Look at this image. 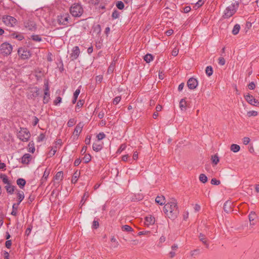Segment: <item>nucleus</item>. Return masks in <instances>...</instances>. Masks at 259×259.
Wrapping results in <instances>:
<instances>
[{
  "instance_id": "f257e3e1",
  "label": "nucleus",
  "mask_w": 259,
  "mask_h": 259,
  "mask_svg": "<svg viewBox=\"0 0 259 259\" xmlns=\"http://www.w3.org/2000/svg\"><path fill=\"white\" fill-rule=\"evenodd\" d=\"M163 211L169 218L175 219L179 214L177 203L176 200H174L165 204L163 207Z\"/></svg>"
},
{
  "instance_id": "f03ea898",
  "label": "nucleus",
  "mask_w": 259,
  "mask_h": 259,
  "mask_svg": "<svg viewBox=\"0 0 259 259\" xmlns=\"http://www.w3.org/2000/svg\"><path fill=\"white\" fill-rule=\"evenodd\" d=\"M17 137L23 142H27L30 137V133L27 128L20 127L17 134Z\"/></svg>"
},
{
  "instance_id": "7ed1b4c3",
  "label": "nucleus",
  "mask_w": 259,
  "mask_h": 259,
  "mask_svg": "<svg viewBox=\"0 0 259 259\" xmlns=\"http://www.w3.org/2000/svg\"><path fill=\"white\" fill-rule=\"evenodd\" d=\"M83 12V8L80 5L78 4H74L70 8V13L72 16L75 17L81 16Z\"/></svg>"
},
{
  "instance_id": "20e7f679",
  "label": "nucleus",
  "mask_w": 259,
  "mask_h": 259,
  "mask_svg": "<svg viewBox=\"0 0 259 259\" xmlns=\"http://www.w3.org/2000/svg\"><path fill=\"white\" fill-rule=\"evenodd\" d=\"M12 46L11 44L4 42L2 44L0 47V53L4 56L9 55L12 51Z\"/></svg>"
},
{
  "instance_id": "39448f33",
  "label": "nucleus",
  "mask_w": 259,
  "mask_h": 259,
  "mask_svg": "<svg viewBox=\"0 0 259 259\" xmlns=\"http://www.w3.org/2000/svg\"><path fill=\"white\" fill-rule=\"evenodd\" d=\"M2 20L5 25L10 27L14 26L17 22V20L14 17L7 15L4 16Z\"/></svg>"
},
{
  "instance_id": "423d86ee",
  "label": "nucleus",
  "mask_w": 259,
  "mask_h": 259,
  "mask_svg": "<svg viewBox=\"0 0 259 259\" xmlns=\"http://www.w3.org/2000/svg\"><path fill=\"white\" fill-rule=\"evenodd\" d=\"M236 12V8L235 4H232L228 6L224 11V18H228L232 16Z\"/></svg>"
},
{
  "instance_id": "0eeeda50",
  "label": "nucleus",
  "mask_w": 259,
  "mask_h": 259,
  "mask_svg": "<svg viewBox=\"0 0 259 259\" xmlns=\"http://www.w3.org/2000/svg\"><path fill=\"white\" fill-rule=\"evenodd\" d=\"M18 53L19 57L23 60L28 59L30 56L31 53L27 49L24 48H20L18 49Z\"/></svg>"
},
{
  "instance_id": "6e6552de",
  "label": "nucleus",
  "mask_w": 259,
  "mask_h": 259,
  "mask_svg": "<svg viewBox=\"0 0 259 259\" xmlns=\"http://www.w3.org/2000/svg\"><path fill=\"white\" fill-rule=\"evenodd\" d=\"M70 16L68 13H65L58 16L57 21L59 24L67 25L69 23Z\"/></svg>"
},
{
  "instance_id": "1a4fd4ad",
  "label": "nucleus",
  "mask_w": 259,
  "mask_h": 259,
  "mask_svg": "<svg viewBox=\"0 0 259 259\" xmlns=\"http://www.w3.org/2000/svg\"><path fill=\"white\" fill-rule=\"evenodd\" d=\"M24 27L29 31H34L36 30L37 27L34 21L28 20L24 23Z\"/></svg>"
},
{
  "instance_id": "9d476101",
  "label": "nucleus",
  "mask_w": 259,
  "mask_h": 259,
  "mask_svg": "<svg viewBox=\"0 0 259 259\" xmlns=\"http://www.w3.org/2000/svg\"><path fill=\"white\" fill-rule=\"evenodd\" d=\"M83 123L82 122H79L77 125L76 126L74 131L73 132V136L74 139L75 138L76 139H77L79 134L82 131V128L83 127Z\"/></svg>"
},
{
  "instance_id": "9b49d317",
  "label": "nucleus",
  "mask_w": 259,
  "mask_h": 259,
  "mask_svg": "<svg viewBox=\"0 0 259 259\" xmlns=\"http://www.w3.org/2000/svg\"><path fill=\"white\" fill-rule=\"evenodd\" d=\"M244 97L246 101L250 104L254 106L259 105V102L252 95L248 94L245 96Z\"/></svg>"
},
{
  "instance_id": "f8f14e48",
  "label": "nucleus",
  "mask_w": 259,
  "mask_h": 259,
  "mask_svg": "<svg viewBox=\"0 0 259 259\" xmlns=\"http://www.w3.org/2000/svg\"><path fill=\"white\" fill-rule=\"evenodd\" d=\"M50 92L48 84H45V89L44 90V96L43 98V102L44 104L48 103L50 101Z\"/></svg>"
},
{
  "instance_id": "ddd939ff",
  "label": "nucleus",
  "mask_w": 259,
  "mask_h": 259,
  "mask_svg": "<svg viewBox=\"0 0 259 259\" xmlns=\"http://www.w3.org/2000/svg\"><path fill=\"white\" fill-rule=\"evenodd\" d=\"M80 51L78 47H74L72 50L71 54H70V58L71 60H74L76 59L78 57Z\"/></svg>"
},
{
  "instance_id": "4468645a",
  "label": "nucleus",
  "mask_w": 259,
  "mask_h": 259,
  "mask_svg": "<svg viewBox=\"0 0 259 259\" xmlns=\"http://www.w3.org/2000/svg\"><path fill=\"white\" fill-rule=\"evenodd\" d=\"M188 87L191 90L195 89L198 85V81L194 78H190L187 82Z\"/></svg>"
},
{
  "instance_id": "2eb2a0df",
  "label": "nucleus",
  "mask_w": 259,
  "mask_h": 259,
  "mask_svg": "<svg viewBox=\"0 0 259 259\" xmlns=\"http://www.w3.org/2000/svg\"><path fill=\"white\" fill-rule=\"evenodd\" d=\"M155 220L154 217L150 215L146 217L145 219V225L146 226H149L151 225H153L155 223Z\"/></svg>"
},
{
  "instance_id": "dca6fc26",
  "label": "nucleus",
  "mask_w": 259,
  "mask_h": 259,
  "mask_svg": "<svg viewBox=\"0 0 259 259\" xmlns=\"http://www.w3.org/2000/svg\"><path fill=\"white\" fill-rule=\"evenodd\" d=\"M31 159V156L29 154H25L21 158V162L24 164H28Z\"/></svg>"
},
{
  "instance_id": "f3484780",
  "label": "nucleus",
  "mask_w": 259,
  "mask_h": 259,
  "mask_svg": "<svg viewBox=\"0 0 259 259\" xmlns=\"http://www.w3.org/2000/svg\"><path fill=\"white\" fill-rule=\"evenodd\" d=\"M103 148L102 144L100 143L99 141L93 143V149L94 151L98 152L100 151Z\"/></svg>"
},
{
  "instance_id": "a211bd4d",
  "label": "nucleus",
  "mask_w": 259,
  "mask_h": 259,
  "mask_svg": "<svg viewBox=\"0 0 259 259\" xmlns=\"http://www.w3.org/2000/svg\"><path fill=\"white\" fill-rule=\"evenodd\" d=\"M49 174L50 171L48 170L47 169H46V170L44 171L43 176L40 180L41 185H43L47 181Z\"/></svg>"
},
{
  "instance_id": "6ab92c4d",
  "label": "nucleus",
  "mask_w": 259,
  "mask_h": 259,
  "mask_svg": "<svg viewBox=\"0 0 259 259\" xmlns=\"http://www.w3.org/2000/svg\"><path fill=\"white\" fill-rule=\"evenodd\" d=\"M256 215L255 213L253 211H251L249 213V214L248 215V219H249V220L250 222V225H254V223L253 222V221L256 218Z\"/></svg>"
},
{
  "instance_id": "aec40b11",
  "label": "nucleus",
  "mask_w": 259,
  "mask_h": 259,
  "mask_svg": "<svg viewBox=\"0 0 259 259\" xmlns=\"http://www.w3.org/2000/svg\"><path fill=\"white\" fill-rule=\"evenodd\" d=\"M155 202L159 205H162L165 203V198L163 196H158L155 199Z\"/></svg>"
},
{
  "instance_id": "412c9836",
  "label": "nucleus",
  "mask_w": 259,
  "mask_h": 259,
  "mask_svg": "<svg viewBox=\"0 0 259 259\" xmlns=\"http://www.w3.org/2000/svg\"><path fill=\"white\" fill-rule=\"evenodd\" d=\"M199 238L200 240L205 245L206 247L208 248L209 244L208 243L207 239L205 236L201 233L199 236Z\"/></svg>"
},
{
  "instance_id": "4be33fe9",
  "label": "nucleus",
  "mask_w": 259,
  "mask_h": 259,
  "mask_svg": "<svg viewBox=\"0 0 259 259\" xmlns=\"http://www.w3.org/2000/svg\"><path fill=\"white\" fill-rule=\"evenodd\" d=\"M11 37L12 38H16V39H17L19 40H21L23 39H24V38L23 35L22 34L19 33H17V32L12 33L11 34Z\"/></svg>"
},
{
  "instance_id": "5701e85b",
  "label": "nucleus",
  "mask_w": 259,
  "mask_h": 259,
  "mask_svg": "<svg viewBox=\"0 0 259 259\" xmlns=\"http://www.w3.org/2000/svg\"><path fill=\"white\" fill-rule=\"evenodd\" d=\"M101 31V26L99 24L94 25L93 28V33H95L96 35L100 34Z\"/></svg>"
},
{
  "instance_id": "b1692460",
  "label": "nucleus",
  "mask_w": 259,
  "mask_h": 259,
  "mask_svg": "<svg viewBox=\"0 0 259 259\" xmlns=\"http://www.w3.org/2000/svg\"><path fill=\"white\" fill-rule=\"evenodd\" d=\"M7 192L11 194H13L15 190V186L11 185L10 184L5 186Z\"/></svg>"
},
{
  "instance_id": "393cba45",
  "label": "nucleus",
  "mask_w": 259,
  "mask_h": 259,
  "mask_svg": "<svg viewBox=\"0 0 259 259\" xmlns=\"http://www.w3.org/2000/svg\"><path fill=\"white\" fill-rule=\"evenodd\" d=\"M63 178V173L62 171H58L57 172L54 177L55 180L58 181V182L62 180Z\"/></svg>"
},
{
  "instance_id": "a878e982",
  "label": "nucleus",
  "mask_w": 259,
  "mask_h": 259,
  "mask_svg": "<svg viewBox=\"0 0 259 259\" xmlns=\"http://www.w3.org/2000/svg\"><path fill=\"white\" fill-rule=\"evenodd\" d=\"M17 184L20 188H23L26 184V181L23 179L19 178L17 180Z\"/></svg>"
},
{
  "instance_id": "bb28decb",
  "label": "nucleus",
  "mask_w": 259,
  "mask_h": 259,
  "mask_svg": "<svg viewBox=\"0 0 259 259\" xmlns=\"http://www.w3.org/2000/svg\"><path fill=\"white\" fill-rule=\"evenodd\" d=\"M17 197L18 199V202L17 203H19V204L24 198V192L21 191H19L17 193Z\"/></svg>"
},
{
  "instance_id": "cd10ccee",
  "label": "nucleus",
  "mask_w": 259,
  "mask_h": 259,
  "mask_svg": "<svg viewBox=\"0 0 259 259\" xmlns=\"http://www.w3.org/2000/svg\"><path fill=\"white\" fill-rule=\"evenodd\" d=\"M144 60L147 63H150L153 60V56L151 54H147L144 56Z\"/></svg>"
},
{
  "instance_id": "c85d7f7f",
  "label": "nucleus",
  "mask_w": 259,
  "mask_h": 259,
  "mask_svg": "<svg viewBox=\"0 0 259 259\" xmlns=\"http://www.w3.org/2000/svg\"><path fill=\"white\" fill-rule=\"evenodd\" d=\"M240 147L238 145L233 144L231 145L230 149L234 152H237L240 150Z\"/></svg>"
},
{
  "instance_id": "c756f323",
  "label": "nucleus",
  "mask_w": 259,
  "mask_h": 259,
  "mask_svg": "<svg viewBox=\"0 0 259 259\" xmlns=\"http://www.w3.org/2000/svg\"><path fill=\"white\" fill-rule=\"evenodd\" d=\"M187 106L186 101L184 99H182L180 102V108L182 110H186Z\"/></svg>"
},
{
  "instance_id": "7c9ffc66",
  "label": "nucleus",
  "mask_w": 259,
  "mask_h": 259,
  "mask_svg": "<svg viewBox=\"0 0 259 259\" xmlns=\"http://www.w3.org/2000/svg\"><path fill=\"white\" fill-rule=\"evenodd\" d=\"M19 205V203H14L13 205L12 211L11 214L13 215L16 216L17 215V208Z\"/></svg>"
},
{
  "instance_id": "2f4dec72",
  "label": "nucleus",
  "mask_w": 259,
  "mask_h": 259,
  "mask_svg": "<svg viewBox=\"0 0 259 259\" xmlns=\"http://www.w3.org/2000/svg\"><path fill=\"white\" fill-rule=\"evenodd\" d=\"M205 73L208 76H211L213 73L212 68L210 66H207L205 69Z\"/></svg>"
},
{
  "instance_id": "473e14b6",
  "label": "nucleus",
  "mask_w": 259,
  "mask_h": 259,
  "mask_svg": "<svg viewBox=\"0 0 259 259\" xmlns=\"http://www.w3.org/2000/svg\"><path fill=\"white\" fill-rule=\"evenodd\" d=\"M240 29V26L239 24H236L232 30V33L234 35H236L239 33V30Z\"/></svg>"
},
{
  "instance_id": "72a5a7b5",
  "label": "nucleus",
  "mask_w": 259,
  "mask_h": 259,
  "mask_svg": "<svg viewBox=\"0 0 259 259\" xmlns=\"http://www.w3.org/2000/svg\"><path fill=\"white\" fill-rule=\"evenodd\" d=\"M79 172H78L77 171H76L74 173V175L72 177V180H71L72 183H75L78 180V178L79 177Z\"/></svg>"
},
{
  "instance_id": "f704fd0d",
  "label": "nucleus",
  "mask_w": 259,
  "mask_h": 259,
  "mask_svg": "<svg viewBox=\"0 0 259 259\" xmlns=\"http://www.w3.org/2000/svg\"><path fill=\"white\" fill-rule=\"evenodd\" d=\"M199 179L200 182L203 183H205L207 181V177L205 176V175L201 174L199 175Z\"/></svg>"
},
{
  "instance_id": "c9c22d12",
  "label": "nucleus",
  "mask_w": 259,
  "mask_h": 259,
  "mask_svg": "<svg viewBox=\"0 0 259 259\" xmlns=\"http://www.w3.org/2000/svg\"><path fill=\"white\" fill-rule=\"evenodd\" d=\"M28 151L32 153L35 151L34 144L33 142H29L28 144Z\"/></svg>"
},
{
  "instance_id": "e433bc0d",
  "label": "nucleus",
  "mask_w": 259,
  "mask_h": 259,
  "mask_svg": "<svg viewBox=\"0 0 259 259\" xmlns=\"http://www.w3.org/2000/svg\"><path fill=\"white\" fill-rule=\"evenodd\" d=\"M57 150V146H55L54 147H52L51 148V149L49 151L48 154L50 156H54Z\"/></svg>"
},
{
  "instance_id": "4c0bfd02",
  "label": "nucleus",
  "mask_w": 259,
  "mask_h": 259,
  "mask_svg": "<svg viewBox=\"0 0 259 259\" xmlns=\"http://www.w3.org/2000/svg\"><path fill=\"white\" fill-rule=\"evenodd\" d=\"M211 160L213 163L215 165L217 164L219 162V158L217 155H214L211 156Z\"/></svg>"
},
{
  "instance_id": "58836bf2",
  "label": "nucleus",
  "mask_w": 259,
  "mask_h": 259,
  "mask_svg": "<svg viewBox=\"0 0 259 259\" xmlns=\"http://www.w3.org/2000/svg\"><path fill=\"white\" fill-rule=\"evenodd\" d=\"M1 178L2 179V181L4 184H7V185L10 184L9 182V181L8 179V177L6 175H2L1 176Z\"/></svg>"
},
{
  "instance_id": "ea45409f",
  "label": "nucleus",
  "mask_w": 259,
  "mask_h": 259,
  "mask_svg": "<svg viewBox=\"0 0 259 259\" xmlns=\"http://www.w3.org/2000/svg\"><path fill=\"white\" fill-rule=\"evenodd\" d=\"M91 160V156L88 154H85L82 158V160L84 163H87L89 162Z\"/></svg>"
},
{
  "instance_id": "a19ab883",
  "label": "nucleus",
  "mask_w": 259,
  "mask_h": 259,
  "mask_svg": "<svg viewBox=\"0 0 259 259\" xmlns=\"http://www.w3.org/2000/svg\"><path fill=\"white\" fill-rule=\"evenodd\" d=\"M121 229L123 231L131 232L133 231L132 228L128 225H124L122 226Z\"/></svg>"
},
{
  "instance_id": "79ce46f5",
  "label": "nucleus",
  "mask_w": 259,
  "mask_h": 259,
  "mask_svg": "<svg viewBox=\"0 0 259 259\" xmlns=\"http://www.w3.org/2000/svg\"><path fill=\"white\" fill-rule=\"evenodd\" d=\"M31 38L33 40L35 41L39 42L42 40L41 37L38 35H31Z\"/></svg>"
},
{
  "instance_id": "37998d69",
  "label": "nucleus",
  "mask_w": 259,
  "mask_h": 259,
  "mask_svg": "<svg viewBox=\"0 0 259 259\" xmlns=\"http://www.w3.org/2000/svg\"><path fill=\"white\" fill-rule=\"evenodd\" d=\"M75 123V120L74 118H71L68 120L67 124L68 127H72Z\"/></svg>"
},
{
  "instance_id": "c03bdc74",
  "label": "nucleus",
  "mask_w": 259,
  "mask_h": 259,
  "mask_svg": "<svg viewBox=\"0 0 259 259\" xmlns=\"http://www.w3.org/2000/svg\"><path fill=\"white\" fill-rule=\"evenodd\" d=\"M89 193L88 192H85L83 196H82V199L81 200V203H82L83 204L86 200V199L89 197Z\"/></svg>"
},
{
  "instance_id": "a18cd8bd",
  "label": "nucleus",
  "mask_w": 259,
  "mask_h": 259,
  "mask_svg": "<svg viewBox=\"0 0 259 259\" xmlns=\"http://www.w3.org/2000/svg\"><path fill=\"white\" fill-rule=\"evenodd\" d=\"M116 6L119 10H122L124 7V4L121 1H118Z\"/></svg>"
},
{
  "instance_id": "49530a36",
  "label": "nucleus",
  "mask_w": 259,
  "mask_h": 259,
  "mask_svg": "<svg viewBox=\"0 0 259 259\" xmlns=\"http://www.w3.org/2000/svg\"><path fill=\"white\" fill-rule=\"evenodd\" d=\"M111 241L113 243V244L112 245L113 247L116 248L118 246V242L116 241L114 236H112L111 238Z\"/></svg>"
},
{
  "instance_id": "de8ad7c7",
  "label": "nucleus",
  "mask_w": 259,
  "mask_h": 259,
  "mask_svg": "<svg viewBox=\"0 0 259 259\" xmlns=\"http://www.w3.org/2000/svg\"><path fill=\"white\" fill-rule=\"evenodd\" d=\"M204 0H199L196 4H195V7L196 8V9H197V8H199V7H200L201 6L203 5V4H204Z\"/></svg>"
},
{
  "instance_id": "09e8293b",
  "label": "nucleus",
  "mask_w": 259,
  "mask_h": 259,
  "mask_svg": "<svg viewBox=\"0 0 259 259\" xmlns=\"http://www.w3.org/2000/svg\"><path fill=\"white\" fill-rule=\"evenodd\" d=\"M119 13L117 10H114L112 14L113 19H117L119 17Z\"/></svg>"
},
{
  "instance_id": "8fccbe9b",
  "label": "nucleus",
  "mask_w": 259,
  "mask_h": 259,
  "mask_svg": "<svg viewBox=\"0 0 259 259\" xmlns=\"http://www.w3.org/2000/svg\"><path fill=\"white\" fill-rule=\"evenodd\" d=\"M45 138V135L44 134H40L37 137V141L38 142H42Z\"/></svg>"
},
{
  "instance_id": "3c124183",
  "label": "nucleus",
  "mask_w": 259,
  "mask_h": 259,
  "mask_svg": "<svg viewBox=\"0 0 259 259\" xmlns=\"http://www.w3.org/2000/svg\"><path fill=\"white\" fill-rule=\"evenodd\" d=\"M105 137V135L104 133H100L97 136V138H98V141L103 139Z\"/></svg>"
},
{
  "instance_id": "603ef678",
  "label": "nucleus",
  "mask_w": 259,
  "mask_h": 259,
  "mask_svg": "<svg viewBox=\"0 0 259 259\" xmlns=\"http://www.w3.org/2000/svg\"><path fill=\"white\" fill-rule=\"evenodd\" d=\"M121 100V97L119 96L116 97L113 101V104L114 105H117Z\"/></svg>"
},
{
  "instance_id": "864d4df0",
  "label": "nucleus",
  "mask_w": 259,
  "mask_h": 259,
  "mask_svg": "<svg viewBox=\"0 0 259 259\" xmlns=\"http://www.w3.org/2000/svg\"><path fill=\"white\" fill-rule=\"evenodd\" d=\"M257 115V112L255 111H250L248 112V113H247V115L249 117H250L252 116H255Z\"/></svg>"
},
{
  "instance_id": "5fc2aeb1",
  "label": "nucleus",
  "mask_w": 259,
  "mask_h": 259,
  "mask_svg": "<svg viewBox=\"0 0 259 259\" xmlns=\"http://www.w3.org/2000/svg\"><path fill=\"white\" fill-rule=\"evenodd\" d=\"M220 181L219 180H217V179L213 178L211 180V184L212 185H218L220 184Z\"/></svg>"
},
{
  "instance_id": "6e6d98bb",
  "label": "nucleus",
  "mask_w": 259,
  "mask_h": 259,
  "mask_svg": "<svg viewBox=\"0 0 259 259\" xmlns=\"http://www.w3.org/2000/svg\"><path fill=\"white\" fill-rule=\"evenodd\" d=\"M218 63L221 65H225V64L226 63V61L223 57H220L219 58V62Z\"/></svg>"
},
{
  "instance_id": "4d7b16f0",
  "label": "nucleus",
  "mask_w": 259,
  "mask_h": 259,
  "mask_svg": "<svg viewBox=\"0 0 259 259\" xmlns=\"http://www.w3.org/2000/svg\"><path fill=\"white\" fill-rule=\"evenodd\" d=\"M91 139V136H89V135L87 136L86 137L85 141H84L85 144L89 145L90 144Z\"/></svg>"
},
{
  "instance_id": "13d9d810",
  "label": "nucleus",
  "mask_w": 259,
  "mask_h": 259,
  "mask_svg": "<svg viewBox=\"0 0 259 259\" xmlns=\"http://www.w3.org/2000/svg\"><path fill=\"white\" fill-rule=\"evenodd\" d=\"M248 88L250 90H253L255 88V84L254 82H250L248 85Z\"/></svg>"
},
{
  "instance_id": "bf43d9fd",
  "label": "nucleus",
  "mask_w": 259,
  "mask_h": 259,
  "mask_svg": "<svg viewBox=\"0 0 259 259\" xmlns=\"http://www.w3.org/2000/svg\"><path fill=\"white\" fill-rule=\"evenodd\" d=\"M250 141V139L248 137H244L243 139V143L244 145H247Z\"/></svg>"
},
{
  "instance_id": "052dcab7",
  "label": "nucleus",
  "mask_w": 259,
  "mask_h": 259,
  "mask_svg": "<svg viewBox=\"0 0 259 259\" xmlns=\"http://www.w3.org/2000/svg\"><path fill=\"white\" fill-rule=\"evenodd\" d=\"M38 121H39L38 118L36 116H34L33 122H32V125L33 126H35L38 123Z\"/></svg>"
},
{
  "instance_id": "680f3d73",
  "label": "nucleus",
  "mask_w": 259,
  "mask_h": 259,
  "mask_svg": "<svg viewBox=\"0 0 259 259\" xmlns=\"http://www.w3.org/2000/svg\"><path fill=\"white\" fill-rule=\"evenodd\" d=\"M61 100L62 98L60 97H58L54 101V103L55 105H57L58 103H60L61 102Z\"/></svg>"
},
{
  "instance_id": "e2e57ef3",
  "label": "nucleus",
  "mask_w": 259,
  "mask_h": 259,
  "mask_svg": "<svg viewBox=\"0 0 259 259\" xmlns=\"http://www.w3.org/2000/svg\"><path fill=\"white\" fill-rule=\"evenodd\" d=\"M103 80V76L102 75H98L96 77V80L97 82H101Z\"/></svg>"
},
{
  "instance_id": "0e129e2a",
  "label": "nucleus",
  "mask_w": 259,
  "mask_h": 259,
  "mask_svg": "<svg viewBox=\"0 0 259 259\" xmlns=\"http://www.w3.org/2000/svg\"><path fill=\"white\" fill-rule=\"evenodd\" d=\"M80 89L78 88L74 93L73 97L75 98H78V96L79 94H80Z\"/></svg>"
},
{
  "instance_id": "69168bd1",
  "label": "nucleus",
  "mask_w": 259,
  "mask_h": 259,
  "mask_svg": "<svg viewBox=\"0 0 259 259\" xmlns=\"http://www.w3.org/2000/svg\"><path fill=\"white\" fill-rule=\"evenodd\" d=\"M99 226V222L97 221H94L93 223V228L97 229Z\"/></svg>"
},
{
  "instance_id": "338daca9",
  "label": "nucleus",
  "mask_w": 259,
  "mask_h": 259,
  "mask_svg": "<svg viewBox=\"0 0 259 259\" xmlns=\"http://www.w3.org/2000/svg\"><path fill=\"white\" fill-rule=\"evenodd\" d=\"M191 9L190 6H186V7H184L183 12L185 13H187L191 11Z\"/></svg>"
},
{
  "instance_id": "774afa93",
  "label": "nucleus",
  "mask_w": 259,
  "mask_h": 259,
  "mask_svg": "<svg viewBox=\"0 0 259 259\" xmlns=\"http://www.w3.org/2000/svg\"><path fill=\"white\" fill-rule=\"evenodd\" d=\"M178 53H179V50H178L177 49L175 48V49L172 50V52H171V54H172V56H177V55H178Z\"/></svg>"
}]
</instances>
